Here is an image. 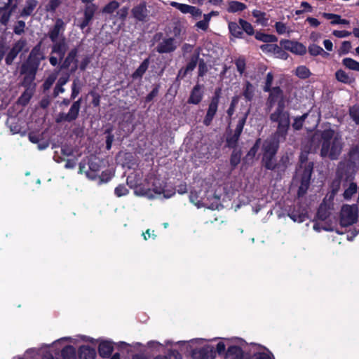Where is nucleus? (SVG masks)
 <instances>
[{
    "mask_svg": "<svg viewBox=\"0 0 359 359\" xmlns=\"http://www.w3.org/2000/svg\"><path fill=\"white\" fill-rule=\"evenodd\" d=\"M134 193L139 196H146L149 198L163 196L165 198L172 197L175 194V189L168 187L164 182L154 177H149L145 180L144 184L136 185Z\"/></svg>",
    "mask_w": 359,
    "mask_h": 359,
    "instance_id": "nucleus-1",
    "label": "nucleus"
},
{
    "mask_svg": "<svg viewBox=\"0 0 359 359\" xmlns=\"http://www.w3.org/2000/svg\"><path fill=\"white\" fill-rule=\"evenodd\" d=\"M334 131L325 130L322 133L323 144L321 156L337 159L341 151V140L337 137L333 138Z\"/></svg>",
    "mask_w": 359,
    "mask_h": 359,
    "instance_id": "nucleus-2",
    "label": "nucleus"
},
{
    "mask_svg": "<svg viewBox=\"0 0 359 359\" xmlns=\"http://www.w3.org/2000/svg\"><path fill=\"white\" fill-rule=\"evenodd\" d=\"M270 120L272 123L277 124L274 133L276 138L286 140L290 125L289 113L284 108H277L270 114Z\"/></svg>",
    "mask_w": 359,
    "mask_h": 359,
    "instance_id": "nucleus-3",
    "label": "nucleus"
},
{
    "mask_svg": "<svg viewBox=\"0 0 359 359\" xmlns=\"http://www.w3.org/2000/svg\"><path fill=\"white\" fill-rule=\"evenodd\" d=\"M256 345L248 346L240 339H234L231 345H229L225 355L226 359H244L252 355V349L257 350Z\"/></svg>",
    "mask_w": 359,
    "mask_h": 359,
    "instance_id": "nucleus-4",
    "label": "nucleus"
},
{
    "mask_svg": "<svg viewBox=\"0 0 359 359\" xmlns=\"http://www.w3.org/2000/svg\"><path fill=\"white\" fill-rule=\"evenodd\" d=\"M301 165L296 172L294 183H300L298 195H304L309 185V182L313 170V164L311 163L304 162V156L301 155Z\"/></svg>",
    "mask_w": 359,
    "mask_h": 359,
    "instance_id": "nucleus-5",
    "label": "nucleus"
},
{
    "mask_svg": "<svg viewBox=\"0 0 359 359\" xmlns=\"http://www.w3.org/2000/svg\"><path fill=\"white\" fill-rule=\"evenodd\" d=\"M285 140H279L276 138L275 135L273 137L266 140L262 145L263 151V163L264 166L269 170H273L276 167V162L274 156L277 152L280 142Z\"/></svg>",
    "mask_w": 359,
    "mask_h": 359,
    "instance_id": "nucleus-6",
    "label": "nucleus"
},
{
    "mask_svg": "<svg viewBox=\"0 0 359 359\" xmlns=\"http://www.w3.org/2000/svg\"><path fill=\"white\" fill-rule=\"evenodd\" d=\"M44 59L45 55L41 50V45L39 44L32 50L27 60L22 64L21 67L37 72L41 61Z\"/></svg>",
    "mask_w": 359,
    "mask_h": 359,
    "instance_id": "nucleus-7",
    "label": "nucleus"
},
{
    "mask_svg": "<svg viewBox=\"0 0 359 359\" xmlns=\"http://www.w3.org/2000/svg\"><path fill=\"white\" fill-rule=\"evenodd\" d=\"M358 209L356 205H344L341 210L340 223L344 226L354 224L358 219Z\"/></svg>",
    "mask_w": 359,
    "mask_h": 359,
    "instance_id": "nucleus-8",
    "label": "nucleus"
},
{
    "mask_svg": "<svg viewBox=\"0 0 359 359\" xmlns=\"http://www.w3.org/2000/svg\"><path fill=\"white\" fill-rule=\"evenodd\" d=\"M270 94L268 99L269 107H272L273 104H277V108H284V98L282 90L278 87L270 89Z\"/></svg>",
    "mask_w": 359,
    "mask_h": 359,
    "instance_id": "nucleus-9",
    "label": "nucleus"
},
{
    "mask_svg": "<svg viewBox=\"0 0 359 359\" xmlns=\"http://www.w3.org/2000/svg\"><path fill=\"white\" fill-rule=\"evenodd\" d=\"M280 45L287 50L297 55H304L306 53V48L302 43L290 40H282Z\"/></svg>",
    "mask_w": 359,
    "mask_h": 359,
    "instance_id": "nucleus-10",
    "label": "nucleus"
},
{
    "mask_svg": "<svg viewBox=\"0 0 359 359\" xmlns=\"http://www.w3.org/2000/svg\"><path fill=\"white\" fill-rule=\"evenodd\" d=\"M20 73L24 75L21 86L27 89L32 88V90H35L36 83L34 80L36 72L28 69H25L24 67H21Z\"/></svg>",
    "mask_w": 359,
    "mask_h": 359,
    "instance_id": "nucleus-11",
    "label": "nucleus"
},
{
    "mask_svg": "<svg viewBox=\"0 0 359 359\" xmlns=\"http://www.w3.org/2000/svg\"><path fill=\"white\" fill-rule=\"evenodd\" d=\"M65 24L62 19H57L53 27L49 31L48 36L53 42L59 41L63 36Z\"/></svg>",
    "mask_w": 359,
    "mask_h": 359,
    "instance_id": "nucleus-12",
    "label": "nucleus"
},
{
    "mask_svg": "<svg viewBox=\"0 0 359 359\" xmlns=\"http://www.w3.org/2000/svg\"><path fill=\"white\" fill-rule=\"evenodd\" d=\"M81 99L78 100L77 101H75L71 106L69 112L67 114H60V118L57 119V121H66L69 122L75 120L79 115L81 107Z\"/></svg>",
    "mask_w": 359,
    "mask_h": 359,
    "instance_id": "nucleus-13",
    "label": "nucleus"
},
{
    "mask_svg": "<svg viewBox=\"0 0 359 359\" xmlns=\"http://www.w3.org/2000/svg\"><path fill=\"white\" fill-rule=\"evenodd\" d=\"M26 45V42L24 40H20L17 41L10 51L8 53L5 61L8 65L13 63L17 55L20 53Z\"/></svg>",
    "mask_w": 359,
    "mask_h": 359,
    "instance_id": "nucleus-14",
    "label": "nucleus"
},
{
    "mask_svg": "<svg viewBox=\"0 0 359 359\" xmlns=\"http://www.w3.org/2000/svg\"><path fill=\"white\" fill-rule=\"evenodd\" d=\"M219 104V97L217 95L213 97L211 100V102L209 104L207 114L205 115V117L203 120V123L208 126L210 125L218 107Z\"/></svg>",
    "mask_w": 359,
    "mask_h": 359,
    "instance_id": "nucleus-15",
    "label": "nucleus"
},
{
    "mask_svg": "<svg viewBox=\"0 0 359 359\" xmlns=\"http://www.w3.org/2000/svg\"><path fill=\"white\" fill-rule=\"evenodd\" d=\"M97 7L94 4H89L86 6L84 10V16L79 23V26L81 29L86 27L93 18Z\"/></svg>",
    "mask_w": 359,
    "mask_h": 359,
    "instance_id": "nucleus-16",
    "label": "nucleus"
},
{
    "mask_svg": "<svg viewBox=\"0 0 359 359\" xmlns=\"http://www.w3.org/2000/svg\"><path fill=\"white\" fill-rule=\"evenodd\" d=\"M53 43L54 44L52 47L51 54H55L60 60H62L67 48L65 37H62L59 41Z\"/></svg>",
    "mask_w": 359,
    "mask_h": 359,
    "instance_id": "nucleus-17",
    "label": "nucleus"
},
{
    "mask_svg": "<svg viewBox=\"0 0 359 359\" xmlns=\"http://www.w3.org/2000/svg\"><path fill=\"white\" fill-rule=\"evenodd\" d=\"M176 47L174 39L168 38L163 39L158 44L156 50L159 53H166L175 50Z\"/></svg>",
    "mask_w": 359,
    "mask_h": 359,
    "instance_id": "nucleus-18",
    "label": "nucleus"
},
{
    "mask_svg": "<svg viewBox=\"0 0 359 359\" xmlns=\"http://www.w3.org/2000/svg\"><path fill=\"white\" fill-rule=\"evenodd\" d=\"M218 14L217 11H211L207 14H204L203 15V20L196 23V27L204 32L207 31L209 28V24L212 17L217 16Z\"/></svg>",
    "mask_w": 359,
    "mask_h": 359,
    "instance_id": "nucleus-19",
    "label": "nucleus"
},
{
    "mask_svg": "<svg viewBox=\"0 0 359 359\" xmlns=\"http://www.w3.org/2000/svg\"><path fill=\"white\" fill-rule=\"evenodd\" d=\"M133 17L140 21L144 20L148 15V11L145 3H142L135 6L132 10Z\"/></svg>",
    "mask_w": 359,
    "mask_h": 359,
    "instance_id": "nucleus-20",
    "label": "nucleus"
},
{
    "mask_svg": "<svg viewBox=\"0 0 359 359\" xmlns=\"http://www.w3.org/2000/svg\"><path fill=\"white\" fill-rule=\"evenodd\" d=\"M194 359H213V351L211 347L206 346L193 352Z\"/></svg>",
    "mask_w": 359,
    "mask_h": 359,
    "instance_id": "nucleus-21",
    "label": "nucleus"
},
{
    "mask_svg": "<svg viewBox=\"0 0 359 359\" xmlns=\"http://www.w3.org/2000/svg\"><path fill=\"white\" fill-rule=\"evenodd\" d=\"M38 5L37 0H26L25 4L20 12V16L28 17L32 14Z\"/></svg>",
    "mask_w": 359,
    "mask_h": 359,
    "instance_id": "nucleus-22",
    "label": "nucleus"
},
{
    "mask_svg": "<svg viewBox=\"0 0 359 359\" xmlns=\"http://www.w3.org/2000/svg\"><path fill=\"white\" fill-rule=\"evenodd\" d=\"M246 8V5L242 2L237 1H229L227 4L226 11L228 13H234L237 12H241L245 10Z\"/></svg>",
    "mask_w": 359,
    "mask_h": 359,
    "instance_id": "nucleus-23",
    "label": "nucleus"
},
{
    "mask_svg": "<svg viewBox=\"0 0 359 359\" xmlns=\"http://www.w3.org/2000/svg\"><path fill=\"white\" fill-rule=\"evenodd\" d=\"M79 354L80 359H95L96 353L94 348L82 346L79 348Z\"/></svg>",
    "mask_w": 359,
    "mask_h": 359,
    "instance_id": "nucleus-24",
    "label": "nucleus"
},
{
    "mask_svg": "<svg viewBox=\"0 0 359 359\" xmlns=\"http://www.w3.org/2000/svg\"><path fill=\"white\" fill-rule=\"evenodd\" d=\"M203 93L199 85H196L190 95L189 102L194 104H198L202 99Z\"/></svg>",
    "mask_w": 359,
    "mask_h": 359,
    "instance_id": "nucleus-25",
    "label": "nucleus"
},
{
    "mask_svg": "<svg viewBox=\"0 0 359 359\" xmlns=\"http://www.w3.org/2000/svg\"><path fill=\"white\" fill-rule=\"evenodd\" d=\"M113 351V346L109 341H102L99 344L98 351L101 356L108 357Z\"/></svg>",
    "mask_w": 359,
    "mask_h": 359,
    "instance_id": "nucleus-26",
    "label": "nucleus"
},
{
    "mask_svg": "<svg viewBox=\"0 0 359 359\" xmlns=\"http://www.w3.org/2000/svg\"><path fill=\"white\" fill-rule=\"evenodd\" d=\"M336 79L341 83L351 84L354 81V79L346 74L344 70L339 69L335 73Z\"/></svg>",
    "mask_w": 359,
    "mask_h": 359,
    "instance_id": "nucleus-27",
    "label": "nucleus"
},
{
    "mask_svg": "<svg viewBox=\"0 0 359 359\" xmlns=\"http://www.w3.org/2000/svg\"><path fill=\"white\" fill-rule=\"evenodd\" d=\"M228 27L232 36L236 38H242L243 32L240 24L236 22H230L228 25Z\"/></svg>",
    "mask_w": 359,
    "mask_h": 359,
    "instance_id": "nucleus-28",
    "label": "nucleus"
},
{
    "mask_svg": "<svg viewBox=\"0 0 359 359\" xmlns=\"http://www.w3.org/2000/svg\"><path fill=\"white\" fill-rule=\"evenodd\" d=\"M248 112L245 113L244 116L238 121V123L236 126V128L235 129V132L233 134V142H238L239 137L243 131V127L245 126L246 118L248 116Z\"/></svg>",
    "mask_w": 359,
    "mask_h": 359,
    "instance_id": "nucleus-29",
    "label": "nucleus"
},
{
    "mask_svg": "<svg viewBox=\"0 0 359 359\" xmlns=\"http://www.w3.org/2000/svg\"><path fill=\"white\" fill-rule=\"evenodd\" d=\"M149 64V59L144 60L136 71L133 74V79H137L141 77L148 69Z\"/></svg>",
    "mask_w": 359,
    "mask_h": 359,
    "instance_id": "nucleus-30",
    "label": "nucleus"
},
{
    "mask_svg": "<svg viewBox=\"0 0 359 359\" xmlns=\"http://www.w3.org/2000/svg\"><path fill=\"white\" fill-rule=\"evenodd\" d=\"M34 90H32V88H25V92L19 97L18 102L22 105H26L32 97Z\"/></svg>",
    "mask_w": 359,
    "mask_h": 359,
    "instance_id": "nucleus-31",
    "label": "nucleus"
},
{
    "mask_svg": "<svg viewBox=\"0 0 359 359\" xmlns=\"http://www.w3.org/2000/svg\"><path fill=\"white\" fill-rule=\"evenodd\" d=\"M255 87L247 81L243 88V95L247 100H251L254 96Z\"/></svg>",
    "mask_w": 359,
    "mask_h": 359,
    "instance_id": "nucleus-32",
    "label": "nucleus"
},
{
    "mask_svg": "<svg viewBox=\"0 0 359 359\" xmlns=\"http://www.w3.org/2000/svg\"><path fill=\"white\" fill-rule=\"evenodd\" d=\"M76 54H77V50L76 49L72 50L69 53L66 59L65 60V61L62 65V68H68L71 65L72 63L76 64Z\"/></svg>",
    "mask_w": 359,
    "mask_h": 359,
    "instance_id": "nucleus-33",
    "label": "nucleus"
},
{
    "mask_svg": "<svg viewBox=\"0 0 359 359\" xmlns=\"http://www.w3.org/2000/svg\"><path fill=\"white\" fill-rule=\"evenodd\" d=\"M252 16L256 18L257 22L262 25H266L268 22L266 13L261 11L254 10L252 11Z\"/></svg>",
    "mask_w": 359,
    "mask_h": 359,
    "instance_id": "nucleus-34",
    "label": "nucleus"
},
{
    "mask_svg": "<svg viewBox=\"0 0 359 359\" xmlns=\"http://www.w3.org/2000/svg\"><path fill=\"white\" fill-rule=\"evenodd\" d=\"M342 64L349 69L359 72V62L352 58L343 59Z\"/></svg>",
    "mask_w": 359,
    "mask_h": 359,
    "instance_id": "nucleus-35",
    "label": "nucleus"
},
{
    "mask_svg": "<svg viewBox=\"0 0 359 359\" xmlns=\"http://www.w3.org/2000/svg\"><path fill=\"white\" fill-rule=\"evenodd\" d=\"M255 38L259 41L266 43L276 42L278 40L277 37L274 35L266 34L261 32H257Z\"/></svg>",
    "mask_w": 359,
    "mask_h": 359,
    "instance_id": "nucleus-36",
    "label": "nucleus"
},
{
    "mask_svg": "<svg viewBox=\"0 0 359 359\" xmlns=\"http://www.w3.org/2000/svg\"><path fill=\"white\" fill-rule=\"evenodd\" d=\"M233 339H223L219 341L217 344V351L219 354H224L225 352L226 347L229 348V345H231Z\"/></svg>",
    "mask_w": 359,
    "mask_h": 359,
    "instance_id": "nucleus-37",
    "label": "nucleus"
},
{
    "mask_svg": "<svg viewBox=\"0 0 359 359\" xmlns=\"http://www.w3.org/2000/svg\"><path fill=\"white\" fill-rule=\"evenodd\" d=\"M323 16L327 19L334 18V20L331 22V23L333 25H337V24L348 25L349 23V22L348 20H346L345 19H341L340 16L338 15L324 13Z\"/></svg>",
    "mask_w": 359,
    "mask_h": 359,
    "instance_id": "nucleus-38",
    "label": "nucleus"
},
{
    "mask_svg": "<svg viewBox=\"0 0 359 359\" xmlns=\"http://www.w3.org/2000/svg\"><path fill=\"white\" fill-rule=\"evenodd\" d=\"M82 83L79 79L76 78L73 81L72 86V95L71 98L75 99L76 97L79 94L81 89Z\"/></svg>",
    "mask_w": 359,
    "mask_h": 359,
    "instance_id": "nucleus-39",
    "label": "nucleus"
},
{
    "mask_svg": "<svg viewBox=\"0 0 359 359\" xmlns=\"http://www.w3.org/2000/svg\"><path fill=\"white\" fill-rule=\"evenodd\" d=\"M309 52L311 55L316 56V55H323L325 56L327 55L328 53L324 51V50L319 46L316 44H311L309 46Z\"/></svg>",
    "mask_w": 359,
    "mask_h": 359,
    "instance_id": "nucleus-40",
    "label": "nucleus"
},
{
    "mask_svg": "<svg viewBox=\"0 0 359 359\" xmlns=\"http://www.w3.org/2000/svg\"><path fill=\"white\" fill-rule=\"evenodd\" d=\"M190 201L196 205L198 208L205 206V203L201 196H198V194L194 191L190 194Z\"/></svg>",
    "mask_w": 359,
    "mask_h": 359,
    "instance_id": "nucleus-41",
    "label": "nucleus"
},
{
    "mask_svg": "<svg viewBox=\"0 0 359 359\" xmlns=\"http://www.w3.org/2000/svg\"><path fill=\"white\" fill-rule=\"evenodd\" d=\"M358 187L354 182L349 184L348 187L345 189L344 192V197L345 199H350L353 194L357 192Z\"/></svg>",
    "mask_w": 359,
    "mask_h": 359,
    "instance_id": "nucleus-42",
    "label": "nucleus"
},
{
    "mask_svg": "<svg viewBox=\"0 0 359 359\" xmlns=\"http://www.w3.org/2000/svg\"><path fill=\"white\" fill-rule=\"evenodd\" d=\"M238 22L241 27L242 32L244 31L248 35H252L254 34L253 27L250 22L243 19H240Z\"/></svg>",
    "mask_w": 359,
    "mask_h": 359,
    "instance_id": "nucleus-43",
    "label": "nucleus"
},
{
    "mask_svg": "<svg viewBox=\"0 0 359 359\" xmlns=\"http://www.w3.org/2000/svg\"><path fill=\"white\" fill-rule=\"evenodd\" d=\"M295 74L300 79H306L311 75V72L306 66H299L296 69Z\"/></svg>",
    "mask_w": 359,
    "mask_h": 359,
    "instance_id": "nucleus-44",
    "label": "nucleus"
},
{
    "mask_svg": "<svg viewBox=\"0 0 359 359\" xmlns=\"http://www.w3.org/2000/svg\"><path fill=\"white\" fill-rule=\"evenodd\" d=\"M241 152L238 150L235 149L231 156L230 163L231 165L234 168L241 162Z\"/></svg>",
    "mask_w": 359,
    "mask_h": 359,
    "instance_id": "nucleus-45",
    "label": "nucleus"
},
{
    "mask_svg": "<svg viewBox=\"0 0 359 359\" xmlns=\"http://www.w3.org/2000/svg\"><path fill=\"white\" fill-rule=\"evenodd\" d=\"M11 17V12L8 11V8H0V22L6 25Z\"/></svg>",
    "mask_w": 359,
    "mask_h": 359,
    "instance_id": "nucleus-46",
    "label": "nucleus"
},
{
    "mask_svg": "<svg viewBox=\"0 0 359 359\" xmlns=\"http://www.w3.org/2000/svg\"><path fill=\"white\" fill-rule=\"evenodd\" d=\"M170 5L178 9L179 11H180L182 13H189V10L191 8V6L190 5H187V4H181V3H178V2H176V1H172L170 3Z\"/></svg>",
    "mask_w": 359,
    "mask_h": 359,
    "instance_id": "nucleus-47",
    "label": "nucleus"
},
{
    "mask_svg": "<svg viewBox=\"0 0 359 359\" xmlns=\"http://www.w3.org/2000/svg\"><path fill=\"white\" fill-rule=\"evenodd\" d=\"M308 116L307 114H304L302 116L296 117L294 119V122L292 123V127L294 130H299L302 128L303 123L304 119Z\"/></svg>",
    "mask_w": 359,
    "mask_h": 359,
    "instance_id": "nucleus-48",
    "label": "nucleus"
},
{
    "mask_svg": "<svg viewBox=\"0 0 359 359\" xmlns=\"http://www.w3.org/2000/svg\"><path fill=\"white\" fill-rule=\"evenodd\" d=\"M118 6L119 4L117 1H111L107 6H104V8L102 10V12L105 13H112L118 8Z\"/></svg>",
    "mask_w": 359,
    "mask_h": 359,
    "instance_id": "nucleus-49",
    "label": "nucleus"
},
{
    "mask_svg": "<svg viewBox=\"0 0 359 359\" xmlns=\"http://www.w3.org/2000/svg\"><path fill=\"white\" fill-rule=\"evenodd\" d=\"M260 142H261L260 139L257 140V142H255V145L250 149V150L249 151V152L248 153V154L246 156V158L248 160H251L255 156V155L259 149Z\"/></svg>",
    "mask_w": 359,
    "mask_h": 359,
    "instance_id": "nucleus-50",
    "label": "nucleus"
},
{
    "mask_svg": "<svg viewBox=\"0 0 359 359\" xmlns=\"http://www.w3.org/2000/svg\"><path fill=\"white\" fill-rule=\"evenodd\" d=\"M62 1V0H50L46 6V10L49 12H54Z\"/></svg>",
    "mask_w": 359,
    "mask_h": 359,
    "instance_id": "nucleus-51",
    "label": "nucleus"
},
{
    "mask_svg": "<svg viewBox=\"0 0 359 359\" xmlns=\"http://www.w3.org/2000/svg\"><path fill=\"white\" fill-rule=\"evenodd\" d=\"M261 50L264 53H275L276 50H278V45L276 44H263L260 46Z\"/></svg>",
    "mask_w": 359,
    "mask_h": 359,
    "instance_id": "nucleus-52",
    "label": "nucleus"
},
{
    "mask_svg": "<svg viewBox=\"0 0 359 359\" xmlns=\"http://www.w3.org/2000/svg\"><path fill=\"white\" fill-rule=\"evenodd\" d=\"M239 101V96L236 95L232 98L229 108L227 110V114L229 116H231L235 111V108Z\"/></svg>",
    "mask_w": 359,
    "mask_h": 359,
    "instance_id": "nucleus-53",
    "label": "nucleus"
},
{
    "mask_svg": "<svg viewBox=\"0 0 359 359\" xmlns=\"http://www.w3.org/2000/svg\"><path fill=\"white\" fill-rule=\"evenodd\" d=\"M275 28H276V32L279 34H284L287 32H289L288 28L287 27L285 24L281 22H276L275 25Z\"/></svg>",
    "mask_w": 359,
    "mask_h": 359,
    "instance_id": "nucleus-54",
    "label": "nucleus"
},
{
    "mask_svg": "<svg viewBox=\"0 0 359 359\" xmlns=\"http://www.w3.org/2000/svg\"><path fill=\"white\" fill-rule=\"evenodd\" d=\"M114 192L118 197H121L127 195L128 190L124 185H119L115 189Z\"/></svg>",
    "mask_w": 359,
    "mask_h": 359,
    "instance_id": "nucleus-55",
    "label": "nucleus"
},
{
    "mask_svg": "<svg viewBox=\"0 0 359 359\" xmlns=\"http://www.w3.org/2000/svg\"><path fill=\"white\" fill-rule=\"evenodd\" d=\"M273 80V76L272 73L269 72L266 75L265 86L264 87V91L268 92L270 90Z\"/></svg>",
    "mask_w": 359,
    "mask_h": 359,
    "instance_id": "nucleus-56",
    "label": "nucleus"
},
{
    "mask_svg": "<svg viewBox=\"0 0 359 359\" xmlns=\"http://www.w3.org/2000/svg\"><path fill=\"white\" fill-rule=\"evenodd\" d=\"M155 359H181V355L177 351H172L169 353L168 358L166 356H158Z\"/></svg>",
    "mask_w": 359,
    "mask_h": 359,
    "instance_id": "nucleus-57",
    "label": "nucleus"
},
{
    "mask_svg": "<svg viewBox=\"0 0 359 359\" xmlns=\"http://www.w3.org/2000/svg\"><path fill=\"white\" fill-rule=\"evenodd\" d=\"M236 65L237 70L240 72V74H243L245 69V61L243 58H238L236 61Z\"/></svg>",
    "mask_w": 359,
    "mask_h": 359,
    "instance_id": "nucleus-58",
    "label": "nucleus"
},
{
    "mask_svg": "<svg viewBox=\"0 0 359 359\" xmlns=\"http://www.w3.org/2000/svg\"><path fill=\"white\" fill-rule=\"evenodd\" d=\"M189 13L191 14L193 18L198 19L201 16L202 11L200 8L191 6Z\"/></svg>",
    "mask_w": 359,
    "mask_h": 359,
    "instance_id": "nucleus-59",
    "label": "nucleus"
},
{
    "mask_svg": "<svg viewBox=\"0 0 359 359\" xmlns=\"http://www.w3.org/2000/svg\"><path fill=\"white\" fill-rule=\"evenodd\" d=\"M25 27V22L24 21L20 20L17 22L14 32L17 34H20L24 32V29Z\"/></svg>",
    "mask_w": 359,
    "mask_h": 359,
    "instance_id": "nucleus-60",
    "label": "nucleus"
},
{
    "mask_svg": "<svg viewBox=\"0 0 359 359\" xmlns=\"http://www.w3.org/2000/svg\"><path fill=\"white\" fill-rule=\"evenodd\" d=\"M252 353L255 355V359H273V355L270 353L262 352L255 354L252 351Z\"/></svg>",
    "mask_w": 359,
    "mask_h": 359,
    "instance_id": "nucleus-61",
    "label": "nucleus"
},
{
    "mask_svg": "<svg viewBox=\"0 0 359 359\" xmlns=\"http://www.w3.org/2000/svg\"><path fill=\"white\" fill-rule=\"evenodd\" d=\"M273 55H276V57L283 59V60L287 59L288 57L287 53L286 52H285L283 50H282V48H280L278 46V50H276V52H275V53H273Z\"/></svg>",
    "mask_w": 359,
    "mask_h": 359,
    "instance_id": "nucleus-62",
    "label": "nucleus"
},
{
    "mask_svg": "<svg viewBox=\"0 0 359 359\" xmlns=\"http://www.w3.org/2000/svg\"><path fill=\"white\" fill-rule=\"evenodd\" d=\"M351 48V44L349 41H345L342 43L340 51L343 54H346L348 53L350 49Z\"/></svg>",
    "mask_w": 359,
    "mask_h": 359,
    "instance_id": "nucleus-63",
    "label": "nucleus"
},
{
    "mask_svg": "<svg viewBox=\"0 0 359 359\" xmlns=\"http://www.w3.org/2000/svg\"><path fill=\"white\" fill-rule=\"evenodd\" d=\"M333 35L338 38H344V37H347L349 35H351V32H349L348 31H345V30H341V31L334 30L333 32Z\"/></svg>",
    "mask_w": 359,
    "mask_h": 359,
    "instance_id": "nucleus-64",
    "label": "nucleus"
}]
</instances>
